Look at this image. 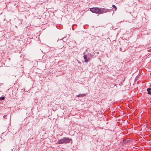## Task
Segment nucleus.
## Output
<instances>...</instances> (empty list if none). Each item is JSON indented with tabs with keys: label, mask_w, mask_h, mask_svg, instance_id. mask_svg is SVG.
I'll list each match as a JSON object with an SVG mask.
<instances>
[{
	"label": "nucleus",
	"mask_w": 151,
	"mask_h": 151,
	"mask_svg": "<svg viewBox=\"0 0 151 151\" xmlns=\"http://www.w3.org/2000/svg\"><path fill=\"white\" fill-rule=\"evenodd\" d=\"M99 14H103L108 12L109 10L104 8H100Z\"/></svg>",
	"instance_id": "3"
},
{
	"label": "nucleus",
	"mask_w": 151,
	"mask_h": 151,
	"mask_svg": "<svg viewBox=\"0 0 151 151\" xmlns=\"http://www.w3.org/2000/svg\"><path fill=\"white\" fill-rule=\"evenodd\" d=\"M112 6L113 8H114L115 9V10H116V9H117V8H116V6H115V5H112Z\"/></svg>",
	"instance_id": "7"
},
{
	"label": "nucleus",
	"mask_w": 151,
	"mask_h": 151,
	"mask_svg": "<svg viewBox=\"0 0 151 151\" xmlns=\"http://www.w3.org/2000/svg\"><path fill=\"white\" fill-rule=\"evenodd\" d=\"M72 140L71 139L68 137H64L59 140L57 142L58 144H63L64 143H72Z\"/></svg>",
	"instance_id": "1"
},
{
	"label": "nucleus",
	"mask_w": 151,
	"mask_h": 151,
	"mask_svg": "<svg viewBox=\"0 0 151 151\" xmlns=\"http://www.w3.org/2000/svg\"><path fill=\"white\" fill-rule=\"evenodd\" d=\"M147 91L148 92V93L149 94H151V92L150 91L151 90V88H149L147 89Z\"/></svg>",
	"instance_id": "5"
},
{
	"label": "nucleus",
	"mask_w": 151,
	"mask_h": 151,
	"mask_svg": "<svg viewBox=\"0 0 151 151\" xmlns=\"http://www.w3.org/2000/svg\"><path fill=\"white\" fill-rule=\"evenodd\" d=\"M85 95H86V94H79L78 95H77V96L81 97H83L84 96H85Z\"/></svg>",
	"instance_id": "6"
},
{
	"label": "nucleus",
	"mask_w": 151,
	"mask_h": 151,
	"mask_svg": "<svg viewBox=\"0 0 151 151\" xmlns=\"http://www.w3.org/2000/svg\"><path fill=\"white\" fill-rule=\"evenodd\" d=\"M4 97H0V100H4Z\"/></svg>",
	"instance_id": "8"
},
{
	"label": "nucleus",
	"mask_w": 151,
	"mask_h": 151,
	"mask_svg": "<svg viewBox=\"0 0 151 151\" xmlns=\"http://www.w3.org/2000/svg\"><path fill=\"white\" fill-rule=\"evenodd\" d=\"M84 59L85 60V62L86 63H88V60L87 59V56L86 55H84L83 56Z\"/></svg>",
	"instance_id": "4"
},
{
	"label": "nucleus",
	"mask_w": 151,
	"mask_h": 151,
	"mask_svg": "<svg viewBox=\"0 0 151 151\" xmlns=\"http://www.w3.org/2000/svg\"><path fill=\"white\" fill-rule=\"evenodd\" d=\"M90 11L93 13L96 14H99L100 8L98 7H93L90 8Z\"/></svg>",
	"instance_id": "2"
}]
</instances>
